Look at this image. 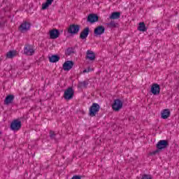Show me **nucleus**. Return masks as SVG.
<instances>
[{"label": "nucleus", "instance_id": "1", "mask_svg": "<svg viewBox=\"0 0 179 179\" xmlns=\"http://www.w3.org/2000/svg\"><path fill=\"white\" fill-rule=\"evenodd\" d=\"M79 30H80V26L76 24H71L67 29L68 33L72 35L78 34Z\"/></svg>", "mask_w": 179, "mask_h": 179}, {"label": "nucleus", "instance_id": "2", "mask_svg": "<svg viewBox=\"0 0 179 179\" xmlns=\"http://www.w3.org/2000/svg\"><path fill=\"white\" fill-rule=\"evenodd\" d=\"M99 111H100V105L96 103H94L90 108V115L91 117H95L96 114H97Z\"/></svg>", "mask_w": 179, "mask_h": 179}, {"label": "nucleus", "instance_id": "3", "mask_svg": "<svg viewBox=\"0 0 179 179\" xmlns=\"http://www.w3.org/2000/svg\"><path fill=\"white\" fill-rule=\"evenodd\" d=\"M112 108L114 111H120L122 108V101L116 99L112 104Z\"/></svg>", "mask_w": 179, "mask_h": 179}, {"label": "nucleus", "instance_id": "4", "mask_svg": "<svg viewBox=\"0 0 179 179\" xmlns=\"http://www.w3.org/2000/svg\"><path fill=\"white\" fill-rule=\"evenodd\" d=\"M22 127V122L19 120H14L12 122L10 128L13 131H19Z\"/></svg>", "mask_w": 179, "mask_h": 179}, {"label": "nucleus", "instance_id": "5", "mask_svg": "<svg viewBox=\"0 0 179 179\" xmlns=\"http://www.w3.org/2000/svg\"><path fill=\"white\" fill-rule=\"evenodd\" d=\"M73 90L71 87L68 88L65 92H64V99L66 100H71L72 97H73Z\"/></svg>", "mask_w": 179, "mask_h": 179}, {"label": "nucleus", "instance_id": "6", "mask_svg": "<svg viewBox=\"0 0 179 179\" xmlns=\"http://www.w3.org/2000/svg\"><path fill=\"white\" fill-rule=\"evenodd\" d=\"M104 31H106V28L103 26H99L94 29V34L97 37L101 36V34H104Z\"/></svg>", "mask_w": 179, "mask_h": 179}, {"label": "nucleus", "instance_id": "7", "mask_svg": "<svg viewBox=\"0 0 179 179\" xmlns=\"http://www.w3.org/2000/svg\"><path fill=\"white\" fill-rule=\"evenodd\" d=\"M151 93H152V94L154 95H157L160 94V85H159V84H152V85L151 86Z\"/></svg>", "mask_w": 179, "mask_h": 179}, {"label": "nucleus", "instance_id": "8", "mask_svg": "<svg viewBox=\"0 0 179 179\" xmlns=\"http://www.w3.org/2000/svg\"><path fill=\"white\" fill-rule=\"evenodd\" d=\"M90 32V29H89V27L85 28L80 34V38L81 40H86V38H87V36H89Z\"/></svg>", "mask_w": 179, "mask_h": 179}, {"label": "nucleus", "instance_id": "9", "mask_svg": "<svg viewBox=\"0 0 179 179\" xmlns=\"http://www.w3.org/2000/svg\"><path fill=\"white\" fill-rule=\"evenodd\" d=\"M24 54L26 55H33L34 54V48L30 45H26L24 48Z\"/></svg>", "mask_w": 179, "mask_h": 179}, {"label": "nucleus", "instance_id": "10", "mask_svg": "<svg viewBox=\"0 0 179 179\" xmlns=\"http://www.w3.org/2000/svg\"><path fill=\"white\" fill-rule=\"evenodd\" d=\"M49 36L50 38L55 40V38H58V37H59V31L55 29H52L49 31Z\"/></svg>", "mask_w": 179, "mask_h": 179}, {"label": "nucleus", "instance_id": "11", "mask_svg": "<svg viewBox=\"0 0 179 179\" xmlns=\"http://www.w3.org/2000/svg\"><path fill=\"white\" fill-rule=\"evenodd\" d=\"M73 66V62L72 61H66L63 64L64 71H71Z\"/></svg>", "mask_w": 179, "mask_h": 179}, {"label": "nucleus", "instance_id": "12", "mask_svg": "<svg viewBox=\"0 0 179 179\" xmlns=\"http://www.w3.org/2000/svg\"><path fill=\"white\" fill-rule=\"evenodd\" d=\"M87 20L90 23H96V22L99 21V16H97L96 14H90Z\"/></svg>", "mask_w": 179, "mask_h": 179}, {"label": "nucleus", "instance_id": "13", "mask_svg": "<svg viewBox=\"0 0 179 179\" xmlns=\"http://www.w3.org/2000/svg\"><path fill=\"white\" fill-rule=\"evenodd\" d=\"M30 29V23H22L19 27L20 31L24 33V31H27V30Z\"/></svg>", "mask_w": 179, "mask_h": 179}, {"label": "nucleus", "instance_id": "14", "mask_svg": "<svg viewBox=\"0 0 179 179\" xmlns=\"http://www.w3.org/2000/svg\"><path fill=\"white\" fill-rule=\"evenodd\" d=\"M170 109H164L161 111V118L163 120H167L170 117Z\"/></svg>", "mask_w": 179, "mask_h": 179}, {"label": "nucleus", "instance_id": "15", "mask_svg": "<svg viewBox=\"0 0 179 179\" xmlns=\"http://www.w3.org/2000/svg\"><path fill=\"white\" fill-rule=\"evenodd\" d=\"M157 149H164L167 148V141L165 140L159 141L157 144Z\"/></svg>", "mask_w": 179, "mask_h": 179}, {"label": "nucleus", "instance_id": "16", "mask_svg": "<svg viewBox=\"0 0 179 179\" xmlns=\"http://www.w3.org/2000/svg\"><path fill=\"white\" fill-rule=\"evenodd\" d=\"M96 58V55L92 50L87 51V59H90V61H94Z\"/></svg>", "mask_w": 179, "mask_h": 179}, {"label": "nucleus", "instance_id": "17", "mask_svg": "<svg viewBox=\"0 0 179 179\" xmlns=\"http://www.w3.org/2000/svg\"><path fill=\"white\" fill-rule=\"evenodd\" d=\"M52 2H54V0H47L45 3H42L43 10H45L48 6L52 4Z\"/></svg>", "mask_w": 179, "mask_h": 179}, {"label": "nucleus", "instance_id": "18", "mask_svg": "<svg viewBox=\"0 0 179 179\" xmlns=\"http://www.w3.org/2000/svg\"><path fill=\"white\" fill-rule=\"evenodd\" d=\"M120 16H121V13L114 12V13H112V14L110 15V16L109 17L112 20H115V19H120Z\"/></svg>", "mask_w": 179, "mask_h": 179}, {"label": "nucleus", "instance_id": "19", "mask_svg": "<svg viewBox=\"0 0 179 179\" xmlns=\"http://www.w3.org/2000/svg\"><path fill=\"white\" fill-rule=\"evenodd\" d=\"M17 55V52L16 50H10L6 54L7 58H13Z\"/></svg>", "mask_w": 179, "mask_h": 179}, {"label": "nucleus", "instance_id": "20", "mask_svg": "<svg viewBox=\"0 0 179 179\" xmlns=\"http://www.w3.org/2000/svg\"><path fill=\"white\" fill-rule=\"evenodd\" d=\"M13 99H15V96H13V95L7 96L4 101L5 104H10V103L13 101Z\"/></svg>", "mask_w": 179, "mask_h": 179}, {"label": "nucleus", "instance_id": "21", "mask_svg": "<svg viewBox=\"0 0 179 179\" xmlns=\"http://www.w3.org/2000/svg\"><path fill=\"white\" fill-rule=\"evenodd\" d=\"M138 30L139 31H146V30H148V27H146L145 23H140L138 27Z\"/></svg>", "mask_w": 179, "mask_h": 179}, {"label": "nucleus", "instance_id": "22", "mask_svg": "<svg viewBox=\"0 0 179 179\" xmlns=\"http://www.w3.org/2000/svg\"><path fill=\"white\" fill-rule=\"evenodd\" d=\"M49 61L50 62H58L59 61V57L57 55H52L50 57H49Z\"/></svg>", "mask_w": 179, "mask_h": 179}, {"label": "nucleus", "instance_id": "23", "mask_svg": "<svg viewBox=\"0 0 179 179\" xmlns=\"http://www.w3.org/2000/svg\"><path fill=\"white\" fill-rule=\"evenodd\" d=\"M87 85H89V83H87V82L86 81L79 83L78 89H85V87H86Z\"/></svg>", "mask_w": 179, "mask_h": 179}, {"label": "nucleus", "instance_id": "24", "mask_svg": "<svg viewBox=\"0 0 179 179\" xmlns=\"http://www.w3.org/2000/svg\"><path fill=\"white\" fill-rule=\"evenodd\" d=\"M142 179H152V176L150 175H144Z\"/></svg>", "mask_w": 179, "mask_h": 179}, {"label": "nucleus", "instance_id": "25", "mask_svg": "<svg viewBox=\"0 0 179 179\" xmlns=\"http://www.w3.org/2000/svg\"><path fill=\"white\" fill-rule=\"evenodd\" d=\"M93 71L92 69L88 68V69H85V70L83 71V73H86L90 72V71Z\"/></svg>", "mask_w": 179, "mask_h": 179}, {"label": "nucleus", "instance_id": "26", "mask_svg": "<svg viewBox=\"0 0 179 179\" xmlns=\"http://www.w3.org/2000/svg\"><path fill=\"white\" fill-rule=\"evenodd\" d=\"M52 135H54V132L51 131V132H50V136H51V138H52V137H53V136H52Z\"/></svg>", "mask_w": 179, "mask_h": 179}, {"label": "nucleus", "instance_id": "27", "mask_svg": "<svg viewBox=\"0 0 179 179\" xmlns=\"http://www.w3.org/2000/svg\"><path fill=\"white\" fill-rule=\"evenodd\" d=\"M69 49H68V50H67V51H66V54H68V52H69Z\"/></svg>", "mask_w": 179, "mask_h": 179}, {"label": "nucleus", "instance_id": "28", "mask_svg": "<svg viewBox=\"0 0 179 179\" xmlns=\"http://www.w3.org/2000/svg\"><path fill=\"white\" fill-rule=\"evenodd\" d=\"M157 151H155L154 153H157Z\"/></svg>", "mask_w": 179, "mask_h": 179}, {"label": "nucleus", "instance_id": "29", "mask_svg": "<svg viewBox=\"0 0 179 179\" xmlns=\"http://www.w3.org/2000/svg\"><path fill=\"white\" fill-rule=\"evenodd\" d=\"M0 135H1V132H0Z\"/></svg>", "mask_w": 179, "mask_h": 179}]
</instances>
